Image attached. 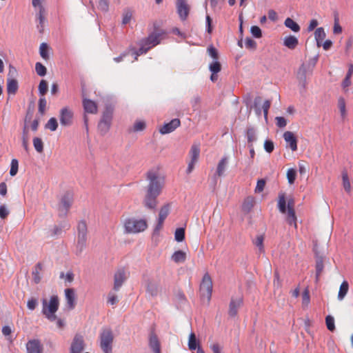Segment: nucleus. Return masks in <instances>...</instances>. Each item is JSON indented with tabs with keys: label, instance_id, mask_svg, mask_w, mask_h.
I'll list each match as a JSON object with an SVG mask.
<instances>
[{
	"label": "nucleus",
	"instance_id": "nucleus-1",
	"mask_svg": "<svg viewBox=\"0 0 353 353\" xmlns=\"http://www.w3.org/2000/svg\"><path fill=\"white\" fill-rule=\"evenodd\" d=\"M147 179L149 183L144 199V204L147 208L153 209L157 205V199L161 192L164 182L163 179L154 172H148Z\"/></svg>",
	"mask_w": 353,
	"mask_h": 353
},
{
	"label": "nucleus",
	"instance_id": "nucleus-2",
	"mask_svg": "<svg viewBox=\"0 0 353 353\" xmlns=\"http://www.w3.org/2000/svg\"><path fill=\"white\" fill-rule=\"evenodd\" d=\"M166 37L165 31L156 29L149 34V35L142 39L139 42V48L134 52V59L137 60V57L145 54L148 50L159 45Z\"/></svg>",
	"mask_w": 353,
	"mask_h": 353
},
{
	"label": "nucleus",
	"instance_id": "nucleus-3",
	"mask_svg": "<svg viewBox=\"0 0 353 353\" xmlns=\"http://www.w3.org/2000/svg\"><path fill=\"white\" fill-rule=\"evenodd\" d=\"M212 280L208 272H206L201 280L199 287V294L203 303L208 304L212 293Z\"/></svg>",
	"mask_w": 353,
	"mask_h": 353
},
{
	"label": "nucleus",
	"instance_id": "nucleus-4",
	"mask_svg": "<svg viewBox=\"0 0 353 353\" xmlns=\"http://www.w3.org/2000/svg\"><path fill=\"white\" fill-rule=\"evenodd\" d=\"M59 305V301L57 296H51L48 303L46 300H43V314L50 321H54L57 319L55 312L58 310Z\"/></svg>",
	"mask_w": 353,
	"mask_h": 353
},
{
	"label": "nucleus",
	"instance_id": "nucleus-5",
	"mask_svg": "<svg viewBox=\"0 0 353 353\" xmlns=\"http://www.w3.org/2000/svg\"><path fill=\"white\" fill-rule=\"evenodd\" d=\"M148 227L145 219H135L134 218L125 220L124 228L128 233H139L143 232Z\"/></svg>",
	"mask_w": 353,
	"mask_h": 353
},
{
	"label": "nucleus",
	"instance_id": "nucleus-6",
	"mask_svg": "<svg viewBox=\"0 0 353 353\" xmlns=\"http://www.w3.org/2000/svg\"><path fill=\"white\" fill-rule=\"evenodd\" d=\"M200 157V147L199 144H193L188 152L189 160L186 173L190 174L194 169L195 165L199 162Z\"/></svg>",
	"mask_w": 353,
	"mask_h": 353
},
{
	"label": "nucleus",
	"instance_id": "nucleus-7",
	"mask_svg": "<svg viewBox=\"0 0 353 353\" xmlns=\"http://www.w3.org/2000/svg\"><path fill=\"white\" fill-rule=\"evenodd\" d=\"M27 353H42L43 345L41 341L37 339L29 340L26 343Z\"/></svg>",
	"mask_w": 353,
	"mask_h": 353
},
{
	"label": "nucleus",
	"instance_id": "nucleus-8",
	"mask_svg": "<svg viewBox=\"0 0 353 353\" xmlns=\"http://www.w3.org/2000/svg\"><path fill=\"white\" fill-rule=\"evenodd\" d=\"M73 112L68 108L65 107L60 111V123L62 125L69 126L72 123Z\"/></svg>",
	"mask_w": 353,
	"mask_h": 353
},
{
	"label": "nucleus",
	"instance_id": "nucleus-9",
	"mask_svg": "<svg viewBox=\"0 0 353 353\" xmlns=\"http://www.w3.org/2000/svg\"><path fill=\"white\" fill-rule=\"evenodd\" d=\"M72 196L70 193L65 194L61 199L59 210L63 215H65L72 203Z\"/></svg>",
	"mask_w": 353,
	"mask_h": 353
},
{
	"label": "nucleus",
	"instance_id": "nucleus-10",
	"mask_svg": "<svg viewBox=\"0 0 353 353\" xmlns=\"http://www.w3.org/2000/svg\"><path fill=\"white\" fill-rule=\"evenodd\" d=\"M110 128V116L108 110H106L98 125L99 131L101 134H106Z\"/></svg>",
	"mask_w": 353,
	"mask_h": 353
},
{
	"label": "nucleus",
	"instance_id": "nucleus-11",
	"mask_svg": "<svg viewBox=\"0 0 353 353\" xmlns=\"http://www.w3.org/2000/svg\"><path fill=\"white\" fill-rule=\"evenodd\" d=\"M64 292L68 308L69 310H73L77 304L75 290L73 288H67L65 290Z\"/></svg>",
	"mask_w": 353,
	"mask_h": 353
},
{
	"label": "nucleus",
	"instance_id": "nucleus-12",
	"mask_svg": "<svg viewBox=\"0 0 353 353\" xmlns=\"http://www.w3.org/2000/svg\"><path fill=\"white\" fill-rule=\"evenodd\" d=\"M84 349V341L82 336L75 335L71 344V353H81Z\"/></svg>",
	"mask_w": 353,
	"mask_h": 353
},
{
	"label": "nucleus",
	"instance_id": "nucleus-13",
	"mask_svg": "<svg viewBox=\"0 0 353 353\" xmlns=\"http://www.w3.org/2000/svg\"><path fill=\"white\" fill-rule=\"evenodd\" d=\"M181 121L179 119H174L169 123H165L159 130L162 134H165L173 132L175 129L179 127Z\"/></svg>",
	"mask_w": 353,
	"mask_h": 353
},
{
	"label": "nucleus",
	"instance_id": "nucleus-14",
	"mask_svg": "<svg viewBox=\"0 0 353 353\" xmlns=\"http://www.w3.org/2000/svg\"><path fill=\"white\" fill-rule=\"evenodd\" d=\"M127 279V274L124 268L119 269L114 274V289L117 290Z\"/></svg>",
	"mask_w": 353,
	"mask_h": 353
},
{
	"label": "nucleus",
	"instance_id": "nucleus-15",
	"mask_svg": "<svg viewBox=\"0 0 353 353\" xmlns=\"http://www.w3.org/2000/svg\"><path fill=\"white\" fill-rule=\"evenodd\" d=\"M32 6L35 8H39V24L37 26L39 32H43L45 23V10L41 6V1H32Z\"/></svg>",
	"mask_w": 353,
	"mask_h": 353
},
{
	"label": "nucleus",
	"instance_id": "nucleus-16",
	"mask_svg": "<svg viewBox=\"0 0 353 353\" xmlns=\"http://www.w3.org/2000/svg\"><path fill=\"white\" fill-rule=\"evenodd\" d=\"M110 345V330L105 329L101 334V347L105 353H109Z\"/></svg>",
	"mask_w": 353,
	"mask_h": 353
},
{
	"label": "nucleus",
	"instance_id": "nucleus-17",
	"mask_svg": "<svg viewBox=\"0 0 353 353\" xmlns=\"http://www.w3.org/2000/svg\"><path fill=\"white\" fill-rule=\"evenodd\" d=\"M283 139L292 151L297 150V139L294 134L290 131H286L283 134Z\"/></svg>",
	"mask_w": 353,
	"mask_h": 353
},
{
	"label": "nucleus",
	"instance_id": "nucleus-18",
	"mask_svg": "<svg viewBox=\"0 0 353 353\" xmlns=\"http://www.w3.org/2000/svg\"><path fill=\"white\" fill-rule=\"evenodd\" d=\"M176 8L181 20H186L190 9L189 5L187 4L185 1H179L176 6Z\"/></svg>",
	"mask_w": 353,
	"mask_h": 353
},
{
	"label": "nucleus",
	"instance_id": "nucleus-19",
	"mask_svg": "<svg viewBox=\"0 0 353 353\" xmlns=\"http://www.w3.org/2000/svg\"><path fill=\"white\" fill-rule=\"evenodd\" d=\"M149 346L152 350L154 353H161L160 341L157 334L153 331L150 334Z\"/></svg>",
	"mask_w": 353,
	"mask_h": 353
},
{
	"label": "nucleus",
	"instance_id": "nucleus-20",
	"mask_svg": "<svg viewBox=\"0 0 353 353\" xmlns=\"http://www.w3.org/2000/svg\"><path fill=\"white\" fill-rule=\"evenodd\" d=\"M243 303V299L239 297L238 299H232L229 305L228 313L230 316H235L238 313V309Z\"/></svg>",
	"mask_w": 353,
	"mask_h": 353
},
{
	"label": "nucleus",
	"instance_id": "nucleus-21",
	"mask_svg": "<svg viewBox=\"0 0 353 353\" xmlns=\"http://www.w3.org/2000/svg\"><path fill=\"white\" fill-rule=\"evenodd\" d=\"M83 106L86 113L96 114L97 112V105L96 103L92 100L83 99Z\"/></svg>",
	"mask_w": 353,
	"mask_h": 353
},
{
	"label": "nucleus",
	"instance_id": "nucleus-22",
	"mask_svg": "<svg viewBox=\"0 0 353 353\" xmlns=\"http://www.w3.org/2000/svg\"><path fill=\"white\" fill-rule=\"evenodd\" d=\"M228 164V157H223L219 161V162L217 164L216 170V175L219 177H221L223 176L227 165Z\"/></svg>",
	"mask_w": 353,
	"mask_h": 353
},
{
	"label": "nucleus",
	"instance_id": "nucleus-23",
	"mask_svg": "<svg viewBox=\"0 0 353 353\" xmlns=\"http://www.w3.org/2000/svg\"><path fill=\"white\" fill-rule=\"evenodd\" d=\"M87 234H77L76 245L77 254H81L86 247Z\"/></svg>",
	"mask_w": 353,
	"mask_h": 353
},
{
	"label": "nucleus",
	"instance_id": "nucleus-24",
	"mask_svg": "<svg viewBox=\"0 0 353 353\" xmlns=\"http://www.w3.org/2000/svg\"><path fill=\"white\" fill-rule=\"evenodd\" d=\"M299 44L298 39L292 35L285 37L283 40V45L290 50H294Z\"/></svg>",
	"mask_w": 353,
	"mask_h": 353
},
{
	"label": "nucleus",
	"instance_id": "nucleus-25",
	"mask_svg": "<svg viewBox=\"0 0 353 353\" xmlns=\"http://www.w3.org/2000/svg\"><path fill=\"white\" fill-rule=\"evenodd\" d=\"M255 203L254 197L250 196L246 197L242 204V210L245 213H248L251 211Z\"/></svg>",
	"mask_w": 353,
	"mask_h": 353
},
{
	"label": "nucleus",
	"instance_id": "nucleus-26",
	"mask_svg": "<svg viewBox=\"0 0 353 353\" xmlns=\"http://www.w3.org/2000/svg\"><path fill=\"white\" fill-rule=\"evenodd\" d=\"M18 82L14 78H8L7 91L9 94H15L18 90Z\"/></svg>",
	"mask_w": 353,
	"mask_h": 353
},
{
	"label": "nucleus",
	"instance_id": "nucleus-27",
	"mask_svg": "<svg viewBox=\"0 0 353 353\" xmlns=\"http://www.w3.org/2000/svg\"><path fill=\"white\" fill-rule=\"evenodd\" d=\"M187 254L185 252L182 250H178L174 252V254L172 255V260L176 263H183L186 260Z\"/></svg>",
	"mask_w": 353,
	"mask_h": 353
},
{
	"label": "nucleus",
	"instance_id": "nucleus-28",
	"mask_svg": "<svg viewBox=\"0 0 353 353\" xmlns=\"http://www.w3.org/2000/svg\"><path fill=\"white\" fill-rule=\"evenodd\" d=\"M170 203H166V204L163 205L160 209L158 220H160L161 222H164L165 219L167 218V216H168V214L170 213Z\"/></svg>",
	"mask_w": 353,
	"mask_h": 353
},
{
	"label": "nucleus",
	"instance_id": "nucleus-29",
	"mask_svg": "<svg viewBox=\"0 0 353 353\" xmlns=\"http://www.w3.org/2000/svg\"><path fill=\"white\" fill-rule=\"evenodd\" d=\"M284 24L287 28H290L294 32H298L300 31L301 28L299 25L291 18H287L285 20Z\"/></svg>",
	"mask_w": 353,
	"mask_h": 353
},
{
	"label": "nucleus",
	"instance_id": "nucleus-30",
	"mask_svg": "<svg viewBox=\"0 0 353 353\" xmlns=\"http://www.w3.org/2000/svg\"><path fill=\"white\" fill-rule=\"evenodd\" d=\"M198 346H200L199 343L196 338L195 334L192 332L189 336L188 347L190 350H195L196 349L198 350Z\"/></svg>",
	"mask_w": 353,
	"mask_h": 353
},
{
	"label": "nucleus",
	"instance_id": "nucleus-31",
	"mask_svg": "<svg viewBox=\"0 0 353 353\" xmlns=\"http://www.w3.org/2000/svg\"><path fill=\"white\" fill-rule=\"evenodd\" d=\"M348 290H349V284H348L347 281H344L340 286L339 294H338V299L339 300L343 299V298L347 294Z\"/></svg>",
	"mask_w": 353,
	"mask_h": 353
},
{
	"label": "nucleus",
	"instance_id": "nucleus-32",
	"mask_svg": "<svg viewBox=\"0 0 353 353\" xmlns=\"http://www.w3.org/2000/svg\"><path fill=\"white\" fill-rule=\"evenodd\" d=\"M287 222L290 225H294L295 228L297 227L296 216L294 208H290V210H288Z\"/></svg>",
	"mask_w": 353,
	"mask_h": 353
},
{
	"label": "nucleus",
	"instance_id": "nucleus-33",
	"mask_svg": "<svg viewBox=\"0 0 353 353\" xmlns=\"http://www.w3.org/2000/svg\"><path fill=\"white\" fill-rule=\"evenodd\" d=\"M42 270V265L37 263L35 266L34 270L32 272L33 280L35 283H39L41 281L40 272Z\"/></svg>",
	"mask_w": 353,
	"mask_h": 353
},
{
	"label": "nucleus",
	"instance_id": "nucleus-34",
	"mask_svg": "<svg viewBox=\"0 0 353 353\" xmlns=\"http://www.w3.org/2000/svg\"><path fill=\"white\" fill-rule=\"evenodd\" d=\"M278 207L281 213L286 212V201L284 194H280L279 196Z\"/></svg>",
	"mask_w": 353,
	"mask_h": 353
},
{
	"label": "nucleus",
	"instance_id": "nucleus-35",
	"mask_svg": "<svg viewBox=\"0 0 353 353\" xmlns=\"http://www.w3.org/2000/svg\"><path fill=\"white\" fill-rule=\"evenodd\" d=\"M48 50H49V47L48 46L47 43H42L41 45H40V47H39V53H40V55L41 57L45 59V60H48L49 59V54H48Z\"/></svg>",
	"mask_w": 353,
	"mask_h": 353
},
{
	"label": "nucleus",
	"instance_id": "nucleus-36",
	"mask_svg": "<svg viewBox=\"0 0 353 353\" xmlns=\"http://www.w3.org/2000/svg\"><path fill=\"white\" fill-rule=\"evenodd\" d=\"M324 268L323 261L322 258H318L316 261V279L319 280V276L323 272Z\"/></svg>",
	"mask_w": 353,
	"mask_h": 353
},
{
	"label": "nucleus",
	"instance_id": "nucleus-37",
	"mask_svg": "<svg viewBox=\"0 0 353 353\" xmlns=\"http://www.w3.org/2000/svg\"><path fill=\"white\" fill-rule=\"evenodd\" d=\"M263 241L264 236L263 235H258L253 241L254 244L259 248L260 253L264 252Z\"/></svg>",
	"mask_w": 353,
	"mask_h": 353
},
{
	"label": "nucleus",
	"instance_id": "nucleus-38",
	"mask_svg": "<svg viewBox=\"0 0 353 353\" xmlns=\"http://www.w3.org/2000/svg\"><path fill=\"white\" fill-rule=\"evenodd\" d=\"M314 37L317 41L318 45L319 42L322 41L325 37V32L323 28H318L314 32Z\"/></svg>",
	"mask_w": 353,
	"mask_h": 353
},
{
	"label": "nucleus",
	"instance_id": "nucleus-39",
	"mask_svg": "<svg viewBox=\"0 0 353 353\" xmlns=\"http://www.w3.org/2000/svg\"><path fill=\"white\" fill-rule=\"evenodd\" d=\"M343 185L345 190L350 192L351 190V184L349 180L348 174L346 172L342 173Z\"/></svg>",
	"mask_w": 353,
	"mask_h": 353
},
{
	"label": "nucleus",
	"instance_id": "nucleus-40",
	"mask_svg": "<svg viewBox=\"0 0 353 353\" xmlns=\"http://www.w3.org/2000/svg\"><path fill=\"white\" fill-rule=\"evenodd\" d=\"M33 145L37 152L41 153L43 152V143L41 139L34 137L33 139Z\"/></svg>",
	"mask_w": 353,
	"mask_h": 353
},
{
	"label": "nucleus",
	"instance_id": "nucleus-41",
	"mask_svg": "<svg viewBox=\"0 0 353 353\" xmlns=\"http://www.w3.org/2000/svg\"><path fill=\"white\" fill-rule=\"evenodd\" d=\"M306 74H307V68L305 64H302L298 72H297V78L303 82L305 81L306 79Z\"/></svg>",
	"mask_w": 353,
	"mask_h": 353
},
{
	"label": "nucleus",
	"instance_id": "nucleus-42",
	"mask_svg": "<svg viewBox=\"0 0 353 353\" xmlns=\"http://www.w3.org/2000/svg\"><path fill=\"white\" fill-rule=\"evenodd\" d=\"M247 139L250 144H252L256 140V132L254 128H248L247 130Z\"/></svg>",
	"mask_w": 353,
	"mask_h": 353
},
{
	"label": "nucleus",
	"instance_id": "nucleus-43",
	"mask_svg": "<svg viewBox=\"0 0 353 353\" xmlns=\"http://www.w3.org/2000/svg\"><path fill=\"white\" fill-rule=\"evenodd\" d=\"M48 88V82L44 79H42L40 81L39 88H38L39 94L41 97H44L45 94L47 93Z\"/></svg>",
	"mask_w": 353,
	"mask_h": 353
},
{
	"label": "nucleus",
	"instance_id": "nucleus-44",
	"mask_svg": "<svg viewBox=\"0 0 353 353\" xmlns=\"http://www.w3.org/2000/svg\"><path fill=\"white\" fill-rule=\"evenodd\" d=\"M209 70L212 73H219L221 70L220 62L218 60L214 61L209 65Z\"/></svg>",
	"mask_w": 353,
	"mask_h": 353
},
{
	"label": "nucleus",
	"instance_id": "nucleus-45",
	"mask_svg": "<svg viewBox=\"0 0 353 353\" xmlns=\"http://www.w3.org/2000/svg\"><path fill=\"white\" fill-rule=\"evenodd\" d=\"M338 107L341 112V115L342 118H345L346 116V109H345V99L342 97H340L338 100Z\"/></svg>",
	"mask_w": 353,
	"mask_h": 353
},
{
	"label": "nucleus",
	"instance_id": "nucleus-46",
	"mask_svg": "<svg viewBox=\"0 0 353 353\" xmlns=\"http://www.w3.org/2000/svg\"><path fill=\"white\" fill-rule=\"evenodd\" d=\"M58 127V123L57 119L54 117L50 118L47 123L46 124V128L47 129L50 130L51 131H55Z\"/></svg>",
	"mask_w": 353,
	"mask_h": 353
},
{
	"label": "nucleus",
	"instance_id": "nucleus-47",
	"mask_svg": "<svg viewBox=\"0 0 353 353\" xmlns=\"http://www.w3.org/2000/svg\"><path fill=\"white\" fill-rule=\"evenodd\" d=\"M19 168V162L16 159H13L11 161L10 174L14 176L17 174Z\"/></svg>",
	"mask_w": 353,
	"mask_h": 353
},
{
	"label": "nucleus",
	"instance_id": "nucleus-48",
	"mask_svg": "<svg viewBox=\"0 0 353 353\" xmlns=\"http://www.w3.org/2000/svg\"><path fill=\"white\" fill-rule=\"evenodd\" d=\"M35 70L37 74L40 77H43L46 74V68L39 62L35 64Z\"/></svg>",
	"mask_w": 353,
	"mask_h": 353
},
{
	"label": "nucleus",
	"instance_id": "nucleus-49",
	"mask_svg": "<svg viewBox=\"0 0 353 353\" xmlns=\"http://www.w3.org/2000/svg\"><path fill=\"white\" fill-rule=\"evenodd\" d=\"M325 323L327 328L330 331L333 332L335 330L334 319L332 316L328 315L326 316Z\"/></svg>",
	"mask_w": 353,
	"mask_h": 353
},
{
	"label": "nucleus",
	"instance_id": "nucleus-50",
	"mask_svg": "<svg viewBox=\"0 0 353 353\" xmlns=\"http://www.w3.org/2000/svg\"><path fill=\"white\" fill-rule=\"evenodd\" d=\"M175 240L178 242L182 241L185 238V230L183 228H178L174 234Z\"/></svg>",
	"mask_w": 353,
	"mask_h": 353
},
{
	"label": "nucleus",
	"instance_id": "nucleus-51",
	"mask_svg": "<svg viewBox=\"0 0 353 353\" xmlns=\"http://www.w3.org/2000/svg\"><path fill=\"white\" fill-rule=\"evenodd\" d=\"M22 145L24 149L26 151H28V142H29V138H28V131L26 129V128H24L23 132V137H22Z\"/></svg>",
	"mask_w": 353,
	"mask_h": 353
},
{
	"label": "nucleus",
	"instance_id": "nucleus-52",
	"mask_svg": "<svg viewBox=\"0 0 353 353\" xmlns=\"http://www.w3.org/2000/svg\"><path fill=\"white\" fill-rule=\"evenodd\" d=\"M296 176V172L294 169L290 168L288 169L287 172V178L290 184H292L294 183L295 179Z\"/></svg>",
	"mask_w": 353,
	"mask_h": 353
},
{
	"label": "nucleus",
	"instance_id": "nucleus-53",
	"mask_svg": "<svg viewBox=\"0 0 353 353\" xmlns=\"http://www.w3.org/2000/svg\"><path fill=\"white\" fill-rule=\"evenodd\" d=\"M78 234H87V224L85 221H81L77 225Z\"/></svg>",
	"mask_w": 353,
	"mask_h": 353
},
{
	"label": "nucleus",
	"instance_id": "nucleus-54",
	"mask_svg": "<svg viewBox=\"0 0 353 353\" xmlns=\"http://www.w3.org/2000/svg\"><path fill=\"white\" fill-rule=\"evenodd\" d=\"M250 32L255 38L259 39L262 37L261 30L257 26H252L250 28Z\"/></svg>",
	"mask_w": 353,
	"mask_h": 353
},
{
	"label": "nucleus",
	"instance_id": "nucleus-55",
	"mask_svg": "<svg viewBox=\"0 0 353 353\" xmlns=\"http://www.w3.org/2000/svg\"><path fill=\"white\" fill-rule=\"evenodd\" d=\"M47 101L44 97H42L39 100V112L43 114L46 112Z\"/></svg>",
	"mask_w": 353,
	"mask_h": 353
},
{
	"label": "nucleus",
	"instance_id": "nucleus-56",
	"mask_svg": "<svg viewBox=\"0 0 353 353\" xmlns=\"http://www.w3.org/2000/svg\"><path fill=\"white\" fill-rule=\"evenodd\" d=\"M245 48L250 50H255L256 48V43L252 39L247 37L245 40Z\"/></svg>",
	"mask_w": 353,
	"mask_h": 353
},
{
	"label": "nucleus",
	"instance_id": "nucleus-57",
	"mask_svg": "<svg viewBox=\"0 0 353 353\" xmlns=\"http://www.w3.org/2000/svg\"><path fill=\"white\" fill-rule=\"evenodd\" d=\"M207 51H208V54L214 61L218 60V59H219V54H218V52H217L216 49L214 46H210V47H208Z\"/></svg>",
	"mask_w": 353,
	"mask_h": 353
},
{
	"label": "nucleus",
	"instance_id": "nucleus-58",
	"mask_svg": "<svg viewBox=\"0 0 353 353\" xmlns=\"http://www.w3.org/2000/svg\"><path fill=\"white\" fill-rule=\"evenodd\" d=\"M310 301V292L308 289H305L302 294V303L303 305L307 306L308 305Z\"/></svg>",
	"mask_w": 353,
	"mask_h": 353
},
{
	"label": "nucleus",
	"instance_id": "nucleus-59",
	"mask_svg": "<svg viewBox=\"0 0 353 353\" xmlns=\"http://www.w3.org/2000/svg\"><path fill=\"white\" fill-rule=\"evenodd\" d=\"M265 186V181L264 179H259L257 181L256 186L255 188V192L260 193L263 191Z\"/></svg>",
	"mask_w": 353,
	"mask_h": 353
},
{
	"label": "nucleus",
	"instance_id": "nucleus-60",
	"mask_svg": "<svg viewBox=\"0 0 353 353\" xmlns=\"http://www.w3.org/2000/svg\"><path fill=\"white\" fill-rule=\"evenodd\" d=\"M274 145L272 141L270 140H266L264 142V149L265 150L268 152L271 153L274 150Z\"/></svg>",
	"mask_w": 353,
	"mask_h": 353
},
{
	"label": "nucleus",
	"instance_id": "nucleus-61",
	"mask_svg": "<svg viewBox=\"0 0 353 353\" xmlns=\"http://www.w3.org/2000/svg\"><path fill=\"white\" fill-rule=\"evenodd\" d=\"M61 278H64L65 282L71 283L74 281V274L72 272H68L65 274L61 272L60 274Z\"/></svg>",
	"mask_w": 353,
	"mask_h": 353
},
{
	"label": "nucleus",
	"instance_id": "nucleus-62",
	"mask_svg": "<svg viewBox=\"0 0 353 353\" xmlns=\"http://www.w3.org/2000/svg\"><path fill=\"white\" fill-rule=\"evenodd\" d=\"M145 128V123L144 121H136L133 126V130L135 132L141 131Z\"/></svg>",
	"mask_w": 353,
	"mask_h": 353
},
{
	"label": "nucleus",
	"instance_id": "nucleus-63",
	"mask_svg": "<svg viewBox=\"0 0 353 353\" xmlns=\"http://www.w3.org/2000/svg\"><path fill=\"white\" fill-rule=\"evenodd\" d=\"M132 17V12L130 10H126L123 13V20L122 23L123 24H127L130 22L131 20V18Z\"/></svg>",
	"mask_w": 353,
	"mask_h": 353
},
{
	"label": "nucleus",
	"instance_id": "nucleus-64",
	"mask_svg": "<svg viewBox=\"0 0 353 353\" xmlns=\"http://www.w3.org/2000/svg\"><path fill=\"white\" fill-rule=\"evenodd\" d=\"M276 125L279 128H284L287 125L286 119L283 117H276Z\"/></svg>",
	"mask_w": 353,
	"mask_h": 353
}]
</instances>
